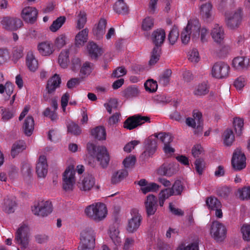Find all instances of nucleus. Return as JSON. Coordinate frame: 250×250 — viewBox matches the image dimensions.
<instances>
[{"label":"nucleus","mask_w":250,"mask_h":250,"mask_svg":"<svg viewBox=\"0 0 250 250\" xmlns=\"http://www.w3.org/2000/svg\"><path fill=\"white\" fill-rule=\"evenodd\" d=\"M87 149L91 156L95 157L97 160L100 162V165L103 168L107 167L110 159L105 147L97 146L92 143H88Z\"/></svg>","instance_id":"obj_1"},{"label":"nucleus","mask_w":250,"mask_h":250,"mask_svg":"<svg viewBox=\"0 0 250 250\" xmlns=\"http://www.w3.org/2000/svg\"><path fill=\"white\" fill-rule=\"evenodd\" d=\"M95 246V233L91 228H87L81 233L78 250H93Z\"/></svg>","instance_id":"obj_2"},{"label":"nucleus","mask_w":250,"mask_h":250,"mask_svg":"<svg viewBox=\"0 0 250 250\" xmlns=\"http://www.w3.org/2000/svg\"><path fill=\"white\" fill-rule=\"evenodd\" d=\"M85 213L90 219L99 222L106 217L107 209L105 204L97 203L88 206L85 209Z\"/></svg>","instance_id":"obj_3"},{"label":"nucleus","mask_w":250,"mask_h":250,"mask_svg":"<svg viewBox=\"0 0 250 250\" xmlns=\"http://www.w3.org/2000/svg\"><path fill=\"white\" fill-rule=\"evenodd\" d=\"M29 233V228L25 224L21 225L16 232L15 241L23 250H30L28 247Z\"/></svg>","instance_id":"obj_4"},{"label":"nucleus","mask_w":250,"mask_h":250,"mask_svg":"<svg viewBox=\"0 0 250 250\" xmlns=\"http://www.w3.org/2000/svg\"><path fill=\"white\" fill-rule=\"evenodd\" d=\"M75 172L73 167H69L63 173L62 189L67 192L72 191L75 183Z\"/></svg>","instance_id":"obj_5"},{"label":"nucleus","mask_w":250,"mask_h":250,"mask_svg":"<svg viewBox=\"0 0 250 250\" xmlns=\"http://www.w3.org/2000/svg\"><path fill=\"white\" fill-rule=\"evenodd\" d=\"M225 16L226 24L230 29L237 28L242 21L243 13L240 8L233 12H226Z\"/></svg>","instance_id":"obj_6"},{"label":"nucleus","mask_w":250,"mask_h":250,"mask_svg":"<svg viewBox=\"0 0 250 250\" xmlns=\"http://www.w3.org/2000/svg\"><path fill=\"white\" fill-rule=\"evenodd\" d=\"M193 119L187 118L186 120V124L190 127L195 128L194 133L196 134H201L203 129V123L202 113L197 110L193 111Z\"/></svg>","instance_id":"obj_7"},{"label":"nucleus","mask_w":250,"mask_h":250,"mask_svg":"<svg viewBox=\"0 0 250 250\" xmlns=\"http://www.w3.org/2000/svg\"><path fill=\"white\" fill-rule=\"evenodd\" d=\"M0 23L3 29L10 31H16L23 26V22L20 18L10 16L3 17Z\"/></svg>","instance_id":"obj_8"},{"label":"nucleus","mask_w":250,"mask_h":250,"mask_svg":"<svg viewBox=\"0 0 250 250\" xmlns=\"http://www.w3.org/2000/svg\"><path fill=\"white\" fill-rule=\"evenodd\" d=\"M52 205L49 201L38 202L35 204L32 208L35 215L42 217L47 216L52 212Z\"/></svg>","instance_id":"obj_9"},{"label":"nucleus","mask_w":250,"mask_h":250,"mask_svg":"<svg viewBox=\"0 0 250 250\" xmlns=\"http://www.w3.org/2000/svg\"><path fill=\"white\" fill-rule=\"evenodd\" d=\"M150 119L147 116H142L139 115H134L128 117L124 123V127L132 130L146 122H150Z\"/></svg>","instance_id":"obj_10"},{"label":"nucleus","mask_w":250,"mask_h":250,"mask_svg":"<svg viewBox=\"0 0 250 250\" xmlns=\"http://www.w3.org/2000/svg\"><path fill=\"white\" fill-rule=\"evenodd\" d=\"M229 66L224 62H219L215 63L212 68L211 74L213 77L223 79L229 75Z\"/></svg>","instance_id":"obj_11"},{"label":"nucleus","mask_w":250,"mask_h":250,"mask_svg":"<svg viewBox=\"0 0 250 250\" xmlns=\"http://www.w3.org/2000/svg\"><path fill=\"white\" fill-rule=\"evenodd\" d=\"M226 229L225 226L218 221H214L210 227V234L217 241H222L225 238Z\"/></svg>","instance_id":"obj_12"},{"label":"nucleus","mask_w":250,"mask_h":250,"mask_svg":"<svg viewBox=\"0 0 250 250\" xmlns=\"http://www.w3.org/2000/svg\"><path fill=\"white\" fill-rule=\"evenodd\" d=\"M231 165L235 170H241L246 166L245 155L239 149L233 154Z\"/></svg>","instance_id":"obj_13"},{"label":"nucleus","mask_w":250,"mask_h":250,"mask_svg":"<svg viewBox=\"0 0 250 250\" xmlns=\"http://www.w3.org/2000/svg\"><path fill=\"white\" fill-rule=\"evenodd\" d=\"M78 186L81 190L89 191L92 188L98 190L99 186L95 185V179L91 174H87L84 176L81 182H78Z\"/></svg>","instance_id":"obj_14"},{"label":"nucleus","mask_w":250,"mask_h":250,"mask_svg":"<svg viewBox=\"0 0 250 250\" xmlns=\"http://www.w3.org/2000/svg\"><path fill=\"white\" fill-rule=\"evenodd\" d=\"M76 52L77 49L75 46H71L68 49L62 50L58 58L60 65L63 68H66L69 62V55L75 54Z\"/></svg>","instance_id":"obj_15"},{"label":"nucleus","mask_w":250,"mask_h":250,"mask_svg":"<svg viewBox=\"0 0 250 250\" xmlns=\"http://www.w3.org/2000/svg\"><path fill=\"white\" fill-rule=\"evenodd\" d=\"M157 202V198L155 195L149 194L147 196L145 202V206L148 216L153 215L156 212L158 207Z\"/></svg>","instance_id":"obj_16"},{"label":"nucleus","mask_w":250,"mask_h":250,"mask_svg":"<svg viewBox=\"0 0 250 250\" xmlns=\"http://www.w3.org/2000/svg\"><path fill=\"white\" fill-rule=\"evenodd\" d=\"M38 14L35 7H26L22 10L21 17L26 22L33 24L37 21Z\"/></svg>","instance_id":"obj_17"},{"label":"nucleus","mask_w":250,"mask_h":250,"mask_svg":"<svg viewBox=\"0 0 250 250\" xmlns=\"http://www.w3.org/2000/svg\"><path fill=\"white\" fill-rule=\"evenodd\" d=\"M190 34L193 40L198 39L200 36L201 25L197 19H192L188 21V24L184 28Z\"/></svg>","instance_id":"obj_18"},{"label":"nucleus","mask_w":250,"mask_h":250,"mask_svg":"<svg viewBox=\"0 0 250 250\" xmlns=\"http://www.w3.org/2000/svg\"><path fill=\"white\" fill-rule=\"evenodd\" d=\"M178 171V167L173 163L163 164L158 169V173L160 175L171 176Z\"/></svg>","instance_id":"obj_19"},{"label":"nucleus","mask_w":250,"mask_h":250,"mask_svg":"<svg viewBox=\"0 0 250 250\" xmlns=\"http://www.w3.org/2000/svg\"><path fill=\"white\" fill-rule=\"evenodd\" d=\"M145 147L146 150L142 154L146 158L153 155L157 147V138L153 139L151 137L147 138L145 141Z\"/></svg>","instance_id":"obj_20"},{"label":"nucleus","mask_w":250,"mask_h":250,"mask_svg":"<svg viewBox=\"0 0 250 250\" xmlns=\"http://www.w3.org/2000/svg\"><path fill=\"white\" fill-rule=\"evenodd\" d=\"M166 38V33L164 29H158L154 30L151 35V40L155 45L154 47H157L162 49V45Z\"/></svg>","instance_id":"obj_21"},{"label":"nucleus","mask_w":250,"mask_h":250,"mask_svg":"<svg viewBox=\"0 0 250 250\" xmlns=\"http://www.w3.org/2000/svg\"><path fill=\"white\" fill-rule=\"evenodd\" d=\"M48 165L45 156H41L38 160L36 167V173L40 178H44L48 171Z\"/></svg>","instance_id":"obj_22"},{"label":"nucleus","mask_w":250,"mask_h":250,"mask_svg":"<svg viewBox=\"0 0 250 250\" xmlns=\"http://www.w3.org/2000/svg\"><path fill=\"white\" fill-rule=\"evenodd\" d=\"M212 8V5L210 2L204 3L200 6V15L206 22H209L213 19Z\"/></svg>","instance_id":"obj_23"},{"label":"nucleus","mask_w":250,"mask_h":250,"mask_svg":"<svg viewBox=\"0 0 250 250\" xmlns=\"http://www.w3.org/2000/svg\"><path fill=\"white\" fill-rule=\"evenodd\" d=\"M142 218L138 213L135 214L131 219L128 220L126 229L129 233L136 231L140 226Z\"/></svg>","instance_id":"obj_24"},{"label":"nucleus","mask_w":250,"mask_h":250,"mask_svg":"<svg viewBox=\"0 0 250 250\" xmlns=\"http://www.w3.org/2000/svg\"><path fill=\"white\" fill-rule=\"evenodd\" d=\"M61 79L57 74H54L47 82L45 90H48L55 93L56 89L60 86Z\"/></svg>","instance_id":"obj_25"},{"label":"nucleus","mask_w":250,"mask_h":250,"mask_svg":"<svg viewBox=\"0 0 250 250\" xmlns=\"http://www.w3.org/2000/svg\"><path fill=\"white\" fill-rule=\"evenodd\" d=\"M106 24V20L102 18L100 20L97 25L93 28V33L97 39L103 38L105 33Z\"/></svg>","instance_id":"obj_26"},{"label":"nucleus","mask_w":250,"mask_h":250,"mask_svg":"<svg viewBox=\"0 0 250 250\" xmlns=\"http://www.w3.org/2000/svg\"><path fill=\"white\" fill-rule=\"evenodd\" d=\"M212 39L217 43H221L224 38V31L222 26L215 24L211 32Z\"/></svg>","instance_id":"obj_27"},{"label":"nucleus","mask_w":250,"mask_h":250,"mask_svg":"<svg viewBox=\"0 0 250 250\" xmlns=\"http://www.w3.org/2000/svg\"><path fill=\"white\" fill-rule=\"evenodd\" d=\"M249 65V59L244 57H237L232 61V65L236 69H247Z\"/></svg>","instance_id":"obj_28"},{"label":"nucleus","mask_w":250,"mask_h":250,"mask_svg":"<svg viewBox=\"0 0 250 250\" xmlns=\"http://www.w3.org/2000/svg\"><path fill=\"white\" fill-rule=\"evenodd\" d=\"M22 127L26 135L28 136L31 135L34 128V120L32 116H28L26 118Z\"/></svg>","instance_id":"obj_29"},{"label":"nucleus","mask_w":250,"mask_h":250,"mask_svg":"<svg viewBox=\"0 0 250 250\" xmlns=\"http://www.w3.org/2000/svg\"><path fill=\"white\" fill-rule=\"evenodd\" d=\"M26 148L25 143L23 141H18L15 142L11 148V155L14 158L19 153L22 152Z\"/></svg>","instance_id":"obj_30"},{"label":"nucleus","mask_w":250,"mask_h":250,"mask_svg":"<svg viewBox=\"0 0 250 250\" xmlns=\"http://www.w3.org/2000/svg\"><path fill=\"white\" fill-rule=\"evenodd\" d=\"M87 50L90 57L93 59H97L102 55V50L93 42H90L87 45Z\"/></svg>","instance_id":"obj_31"},{"label":"nucleus","mask_w":250,"mask_h":250,"mask_svg":"<svg viewBox=\"0 0 250 250\" xmlns=\"http://www.w3.org/2000/svg\"><path fill=\"white\" fill-rule=\"evenodd\" d=\"M16 206L15 200L9 197L5 198L2 205V208L3 211L10 214L14 212V208Z\"/></svg>","instance_id":"obj_32"},{"label":"nucleus","mask_w":250,"mask_h":250,"mask_svg":"<svg viewBox=\"0 0 250 250\" xmlns=\"http://www.w3.org/2000/svg\"><path fill=\"white\" fill-rule=\"evenodd\" d=\"M15 113L16 109L14 107L10 108L0 107V114L1 115V120L3 122H7L12 119Z\"/></svg>","instance_id":"obj_33"},{"label":"nucleus","mask_w":250,"mask_h":250,"mask_svg":"<svg viewBox=\"0 0 250 250\" xmlns=\"http://www.w3.org/2000/svg\"><path fill=\"white\" fill-rule=\"evenodd\" d=\"M140 91L137 87L130 86L127 87L122 92V94L126 99H130L137 97Z\"/></svg>","instance_id":"obj_34"},{"label":"nucleus","mask_w":250,"mask_h":250,"mask_svg":"<svg viewBox=\"0 0 250 250\" xmlns=\"http://www.w3.org/2000/svg\"><path fill=\"white\" fill-rule=\"evenodd\" d=\"M38 50L43 56L50 55L54 51L52 44L47 42L40 43L38 45Z\"/></svg>","instance_id":"obj_35"},{"label":"nucleus","mask_w":250,"mask_h":250,"mask_svg":"<svg viewBox=\"0 0 250 250\" xmlns=\"http://www.w3.org/2000/svg\"><path fill=\"white\" fill-rule=\"evenodd\" d=\"M26 63L28 68L31 71H35L38 67V61L31 52L27 53L26 57Z\"/></svg>","instance_id":"obj_36"},{"label":"nucleus","mask_w":250,"mask_h":250,"mask_svg":"<svg viewBox=\"0 0 250 250\" xmlns=\"http://www.w3.org/2000/svg\"><path fill=\"white\" fill-rule=\"evenodd\" d=\"M91 134L99 140H104L106 139L105 129L102 126H98L92 129Z\"/></svg>","instance_id":"obj_37"},{"label":"nucleus","mask_w":250,"mask_h":250,"mask_svg":"<svg viewBox=\"0 0 250 250\" xmlns=\"http://www.w3.org/2000/svg\"><path fill=\"white\" fill-rule=\"evenodd\" d=\"M88 30L85 28L80 31L75 37V44L76 45H83L87 42Z\"/></svg>","instance_id":"obj_38"},{"label":"nucleus","mask_w":250,"mask_h":250,"mask_svg":"<svg viewBox=\"0 0 250 250\" xmlns=\"http://www.w3.org/2000/svg\"><path fill=\"white\" fill-rule=\"evenodd\" d=\"M128 175V172L125 169H121L114 173L111 177V183L116 184L120 182Z\"/></svg>","instance_id":"obj_39"},{"label":"nucleus","mask_w":250,"mask_h":250,"mask_svg":"<svg viewBox=\"0 0 250 250\" xmlns=\"http://www.w3.org/2000/svg\"><path fill=\"white\" fill-rule=\"evenodd\" d=\"M113 8L118 14L125 15L128 12V7L124 1L118 0L115 2Z\"/></svg>","instance_id":"obj_40"},{"label":"nucleus","mask_w":250,"mask_h":250,"mask_svg":"<svg viewBox=\"0 0 250 250\" xmlns=\"http://www.w3.org/2000/svg\"><path fill=\"white\" fill-rule=\"evenodd\" d=\"M206 204L208 208L212 210L221 207V203L220 201L213 196L208 197L206 199Z\"/></svg>","instance_id":"obj_41"},{"label":"nucleus","mask_w":250,"mask_h":250,"mask_svg":"<svg viewBox=\"0 0 250 250\" xmlns=\"http://www.w3.org/2000/svg\"><path fill=\"white\" fill-rule=\"evenodd\" d=\"M154 136L157 139L159 138L164 146L169 145L173 141V138L171 134L169 133L160 132L159 133H155Z\"/></svg>","instance_id":"obj_42"},{"label":"nucleus","mask_w":250,"mask_h":250,"mask_svg":"<svg viewBox=\"0 0 250 250\" xmlns=\"http://www.w3.org/2000/svg\"><path fill=\"white\" fill-rule=\"evenodd\" d=\"M172 71L170 69L165 70L159 76L158 82L160 84L163 86H167L169 83L170 78L171 76Z\"/></svg>","instance_id":"obj_43"},{"label":"nucleus","mask_w":250,"mask_h":250,"mask_svg":"<svg viewBox=\"0 0 250 250\" xmlns=\"http://www.w3.org/2000/svg\"><path fill=\"white\" fill-rule=\"evenodd\" d=\"M224 144L227 146H230L234 141V135L232 130L230 129H227L224 132Z\"/></svg>","instance_id":"obj_44"},{"label":"nucleus","mask_w":250,"mask_h":250,"mask_svg":"<svg viewBox=\"0 0 250 250\" xmlns=\"http://www.w3.org/2000/svg\"><path fill=\"white\" fill-rule=\"evenodd\" d=\"M119 230L115 226H111L109 228V236L115 245H119L121 243V239L119 236Z\"/></svg>","instance_id":"obj_45"},{"label":"nucleus","mask_w":250,"mask_h":250,"mask_svg":"<svg viewBox=\"0 0 250 250\" xmlns=\"http://www.w3.org/2000/svg\"><path fill=\"white\" fill-rule=\"evenodd\" d=\"M185 188L182 182L179 180H176L170 190L173 192V195H180Z\"/></svg>","instance_id":"obj_46"},{"label":"nucleus","mask_w":250,"mask_h":250,"mask_svg":"<svg viewBox=\"0 0 250 250\" xmlns=\"http://www.w3.org/2000/svg\"><path fill=\"white\" fill-rule=\"evenodd\" d=\"M161 51V49H159L157 47H154L151 53V57L149 61L150 65L155 64L159 60Z\"/></svg>","instance_id":"obj_47"},{"label":"nucleus","mask_w":250,"mask_h":250,"mask_svg":"<svg viewBox=\"0 0 250 250\" xmlns=\"http://www.w3.org/2000/svg\"><path fill=\"white\" fill-rule=\"evenodd\" d=\"M208 92V85L206 83H201L195 88L193 94L195 96H202L207 94Z\"/></svg>","instance_id":"obj_48"},{"label":"nucleus","mask_w":250,"mask_h":250,"mask_svg":"<svg viewBox=\"0 0 250 250\" xmlns=\"http://www.w3.org/2000/svg\"><path fill=\"white\" fill-rule=\"evenodd\" d=\"M65 20V17L64 16H61L58 18L50 25L49 27L50 30L52 32L57 31L64 23Z\"/></svg>","instance_id":"obj_49"},{"label":"nucleus","mask_w":250,"mask_h":250,"mask_svg":"<svg viewBox=\"0 0 250 250\" xmlns=\"http://www.w3.org/2000/svg\"><path fill=\"white\" fill-rule=\"evenodd\" d=\"M23 56V47L21 46H17L13 48L12 51V57L15 62L22 58Z\"/></svg>","instance_id":"obj_50"},{"label":"nucleus","mask_w":250,"mask_h":250,"mask_svg":"<svg viewBox=\"0 0 250 250\" xmlns=\"http://www.w3.org/2000/svg\"><path fill=\"white\" fill-rule=\"evenodd\" d=\"M86 14L84 11H81L78 15V20L76 27L81 29L83 28L86 22Z\"/></svg>","instance_id":"obj_51"},{"label":"nucleus","mask_w":250,"mask_h":250,"mask_svg":"<svg viewBox=\"0 0 250 250\" xmlns=\"http://www.w3.org/2000/svg\"><path fill=\"white\" fill-rule=\"evenodd\" d=\"M144 86L146 91L150 93L155 92L158 87L157 82L152 79L146 81L144 84Z\"/></svg>","instance_id":"obj_52"},{"label":"nucleus","mask_w":250,"mask_h":250,"mask_svg":"<svg viewBox=\"0 0 250 250\" xmlns=\"http://www.w3.org/2000/svg\"><path fill=\"white\" fill-rule=\"evenodd\" d=\"M179 31L177 27L174 26L170 30L168 35V39L170 43L174 44L179 37Z\"/></svg>","instance_id":"obj_53"},{"label":"nucleus","mask_w":250,"mask_h":250,"mask_svg":"<svg viewBox=\"0 0 250 250\" xmlns=\"http://www.w3.org/2000/svg\"><path fill=\"white\" fill-rule=\"evenodd\" d=\"M233 125L234 126L236 134L238 135H241L244 125L243 120L240 118H236L234 119Z\"/></svg>","instance_id":"obj_54"},{"label":"nucleus","mask_w":250,"mask_h":250,"mask_svg":"<svg viewBox=\"0 0 250 250\" xmlns=\"http://www.w3.org/2000/svg\"><path fill=\"white\" fill-rule=\"evenodd\" d=\"M94 69V64L89 62H86L84 63L81 67L80 73L83 75H89L92 70Z\"/></svg>","instance_id":"obj_55"},{"label":"nucleus","mask_w":250,"mask_h":250,"mask_svg":"<svg viewBox=\"0 0 250 250\" xmlns=\"http://www.w3.org/2000/svg\"><path fill=\"white\" fill-rule=\"evenodd\" d=\"M68 132L74 135H79L81 133L82 130L80 126L75 123L72 122L67 126Z\"/></svg>","instance_id":"obj_56"},{"label":"nucleus","mask_w":250,"mask_h":250,"mask_svg":"<svg viewBox=\"0 0 250 250\" xmlns=\"http://www.w3.org/2000/svg\"><path fill=\"white\" fill-rule=\"evenodd\" d=\"M239 197L242 200H250V187H244L238 189Z\"/></svg>","instance_id":"obj_57"},{"label":"nucleus","mask_w":250,"mask_h":250,"mask_svg":"<svg viewBox=\"0 0 250 250\" xmlns=\"http://www.w3.org/2000/svg\"><path fill=\"white\" fill-rule=\"evenodd\" d=\"M159 187L160 186L158 184L155 183H151L148 184L146 186L141 188V190L144 194H146L149 192L157 191Z\"/></svg>","instance_id":"obj_58"},{"label":"nucleus","mask_w":250,"mask_h":250,"mask_svg":"<svg viewBox=\"0 0 250 250\" xmlns=\"http://www.w3.org/2000/svg\"><path fill=\"white\" fill-rule=\"evenodd\" d=\"M194 165L197 172L199 175L202 174L205 167V162L204 160L201 158L197 159L195 161Z\"/></svg>","instance_id":"obj_59"},{"label":"nucleus","mask_w":250,"mask_h":250,"mask_svg":"<svg viewBox=\"0 0 250 250\" xmlns=\"http://www.w3.org/2000/svg\"><path fill=\"white\" fill-rule=\"evenodd\" d=\"M153 25V20L150 17H147L143 20L142 28L144 31H148L152 29Z\"/></svg>","instance_id":"obj_60"},{"label":"nucleus","mask_w":250,"mask_h":250,"mask_svg":"<svg viewBox=\"0 0 250 250\" xmlns=\"http://www.w3.org/2000/svg\"><path fill=\"white\" fill-rule=\"evenodd\" d=\"M136 161V159L135 156L130 155L124 160L123 164L126 168L132 167L134 166Z\"/></svg>","instance_id":"obj_61"},{"label":"nucleus","mask_w":250,"mask_h":250,"mask_svg":"<svg viewBox=\"0 0 250 250\" xmlns=\"http://www.w3.org/2000/svg\"><path fill=\"white\" fill-rule=\"evenodd\" d=\"M243 238L245 241H250V225H244L241 228Z\"/></svg>","instance_id":"obj_62"},{"label":"nucleus","mask_w":250,"mask_h":250,"mask_svg":"<svg viewBox=\"0 0 250 250\" xmlns=\"http://www.w3.org/2000/svg\"><path fill=\"white\" fill-rule=\"evenodd\" d=\"M126 74V70L124 66L117 67L112 74V77L119 78L125 75Z\"/></svg>","instance_id":"obj_63"},{"label":"nucleus","mask_w":250,"mask_h":250,"mask_svg":"<svg viewBox=\"0 0 250 250\" xmlns=\"http://www.w3.org/2000/svg\"><path fill=\"white\" fill-rule=\"evenodd\" d=\"M188 60L191 62H197L200 60V57L198 50L194 48L193 49L189 55Z\"/></svg>","instance_id":"obj_64"}]
</instances>
